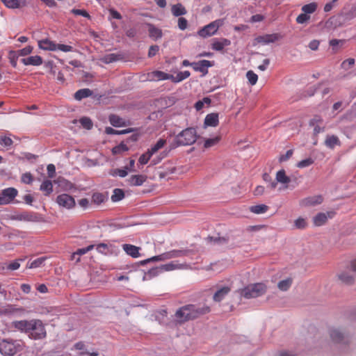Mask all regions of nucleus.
I'll use <instances>...</instances> for the list:
<instances>
[{"label":"nucleus","mask_w":356,"mask_h":356,"mask_svg":"<svg viewBox=\"0 0 356 356\" xmlns=\"http://www.w3.org/2000/svg\"><path fill=\"white\" fill-rule=\"evenodd\" d=\"M211 312V308L207 305L189 304L180 307L175 312V317L181 324L186 321H193L206 315Z\"/></svg>","instance_id":"1"},{"label":"nucleus","mask_w":356,"mask_h":356,"mask_svg":"<svg viewBox=\"0 0 356 356\" xmlns=\"http://www.w3.org/2000/svg\"><path fill=\"white\" fill-rule=\"evenodd\" d=\"M197 138L198 136L195 128H186L176 136L175 143L171 145V149L178 146L193 145L196 142Z\"/></svg>","instance_id":"2"},{"label":"nucleus","mask_w":356,"mask_h":356,"mask_svg":"<svg viewBox=\"0 0 356 356\" xmlns=\"http://www.w3.org/2000/svg\"><path fill=\"white\" fill-rule=\"evenodd\" d=\"M189 252L190 250H174L141 261L138 264L143 266L150 261H165L172 258L184 257L188 255Z\"/></svg>","instance_id":"3"},{"label":"nucleus","mask_w":356,"mask_h":356,"mask_svg":"<svg viewBox=\"0 0 356 356\" xmlns=\"http://www.w3.org/2000/svg\"><path fill=\"white\" fill-rule=\"evenodd\" d=\"M266 291V286L263 283L250 284L241 291V296L250 299L255 298L264 295Z\"/></svg>","instance_id":"4"},{"label":"nucleus","mask_w":356,"mask_h":356,"mask_svg":"<svg viewBox=\"0 0 356 356\" xmlns=\"http://www.w3.org/2000/svg\"><path fill=\"white\" fill-rule=\"evenodd\" d=\"M22 350L19 341L3 339L0 341V353L5 356H13Z\"/></svg>","instance_id":"5"},{"label":"nucleus","mask_w":356,"mask_h":356,"mask_svg":"<svg viewBox=\"0 0 356 356\" xmlns=\"http://www.w3.org/2000/svg\"><path fill=\"white\" fill-rule=\"evenodd\" d=\"M46 330L40 320H32L29 335L34 339H41L46 337Z\"/></svg>","instance_id":"6"},{"label":"nucleus","mask_w":356,"mask_h":356,"mask_svg":"<svg viewBox=\"0 0 356 356\" xmlns=\"http://www.w3.org/2000/svg\"><path fill=\"white\" fill-rule=\"evenodd\" d=\"M222 21L220 19L213 21L198 31V35L204 38L210 37L217 32L219 27L222 26Z\"/></svg>","instance_id":"7"},{"label":"nucleus","mask_w":356,"mask_h":356,"mask_svg":"<svg viewBox=\"0 0 356 356\" xmlns=\"http://www.w3.org/2000/svg\"><path fill=\"white\" fill-rule=\"evenodd\" d=\"M353 273H356V260L351 262L349 268L338 275L339 279L346 284H352L355 281Z\"/></svg>","instance_id":"8"},{"label":"nucleus","mask_w":356,"mask_h":356,"mask_svg":"<svg viewBox=\"0 0 356 356\" xmlns=\"http://www.w3.org/2000/svg\"><path fill=\"white\" fill-rule=\"evenodd\" d=\"M17 190L13 187L3 189L1 193H0V205L10 203L17 195Z\"/></svg>","instance_id":"9"},{"label":"nucleus","mask_w":356,"mask_h":356,"mask_svg":"<svg viewBox=\"0 0 356 356\" xmlns=\"http://www.w3.org/2000/svg\"><path fill=\"white\" fill-rule=\"evenodd\" d=\"M56 202L60 207L67 209L74 208L76 204L74 197L67 193L58 195Z\"/></svg>","instance_id":"10"},{"label":"nucleus","mask_w":356,"mask_h":356,"mask_svg":"<svg viewBox=\"0 0 356 356\" xmlns=\"http://www.w3.org/2000/svg\"><path fill=\"white\" fill-rule=\"evenodd\" d=\"M330 335L332 340L335 343H347L349 341L348 336L340 329L333 328L330 330Z\"/></svg>","instance_id":"11"},{"label":"nucleus","mask_w":356,"mask_h":356,"mask_svg":"<svg viewBox=\"0 0 356 356\" xmlns=\"http://www.w3.org/2000/svg\"><path fill=\"white\" fill-rule=\"evenodd\" d=\"M191 66L195 71L200 72L205 75L208 73V67L213 66V63L207 60H202L192 63Z\"/></svg>","instance_id":"12"},{"label":"nucleus","mask_w":356,"mask_h":356,"mask_svg":"<svg viewBox=\"0 0 356 356\" xmlns=\"http://www.w3.org/2000/svg\"><path fill=\"white\" fill-rule=\"evenodd\" d=\"M323 201V197L321 195L309 196L302 199L300 204L303 207H314L321 204Z\"/></svg>","instance_id":"13"},{"label":"nucleus","mask_w":356,"mask_h":356,"mask_svg":"<svg viewBox=\"0 0 356 356\" xmlns=\"http://www.w3.org/2000/svg\"><path fill=\"white\" fill-rule=\"evenodd\" d=\"M334 212L318 213L313 218V222L315 226H322L327 222L328 218H332Z\"/></svg>","instance_id":"14"},{"label":"nucleus","mask_w":356,"mask_h":356,"mask_svg":"<svg viewBox=\"0 0 356 356\" xmlns=\"http://www.w3.org/2000/svg\"><path fill=\"white\" fill-rule=\"evenodd\" d=\"M12 325L15 328H16L22 332H24L29 334V332L30 331L31 325H32V320H31V321L22 320V321H13L12 323Z\"/></svg>","instance_id":"15"},{"label":"nucleus","mask_w":356,"mask_h":356,"mask_svg":"<svg viewBox=\"0 0 356 356\" xmlns=\"http://www.w3.org/2000/svg\"><path fill=\"white\" fill-rule=\"evenodd\" d=\"M219 124L218 113H211L207 114L204 118V126L216 127Z\"/></svg>","instance_id":"16"},{"label":"nucleus","mask_w":356,"mask_h":356,"mask_svg":"<svg viewBox=\"0 0 356 356\" xmlns=\"http://www.w3.org/2000/svg\"><path fill=\"white\" fill-rule=\"evenodd\" d=\"M122 249L128 255L133 258H138L140 256L139 252L140 247L131 244H124L122 245Z\"/></svg>","instance_id":"17"},{"label":"nucleus","mask_w":356,"mask_h":356,"mask_svg":"<svg viewBox=\"0 0 356 356\" xmlns=\"http://www.w3.org/2000/svg\"><path fill=\"white\" fill-rule=\"evenodd\" d=\"M21 62L25 65L39 66L42 64V58L40 56H29L21 59Z\"/></svg>","instance_id":"18"},{"label":"nucleus","mask_w":356,"mask_h":356,"mask_svg":"<svg viewBox=\"0 0 356 356\" xmlns=\"http://www.w3.org/2000/svg\"><path fill=\"white\" fill-rule=\"evenodd\" d=\"M230 287L227 286L218 289L213 294V300L217 302H220L230 292Z\"/></svg>","instance_id":"19"},{"label":"nucleus","mask_w":356,"mask_h":356,"mask_svg":"<svg viewBox=\"0 0 356 356\" xmlns=\"http://www.w3.org/2000/svg\"><path fill=\"white\" fill-rule=\"evenodd\" d=\"M147 176L144 175H131L127 181L130 186H141L147 180Z\"/></svg>","instance_id":"20"},{"label":"nucleus","mask_w":356,"mask_h":356,"mask_svg":"<svg viewBox=\"0 0 356 356\" xmlns=\"http://www.w3.org/2000/svg\"><path fill=\"white\" fill-rule=\"evenodd\" d=\"M279 39V35L274 33V34H267L262 36L257 37L255 40L257 43H262V44H268L270 42H274L277 41Z\"/></svg>","instance_id":"21"},{"label":"nucleus","mask_w":356,"mask_h":356,"mask_svg":"<svg viewBox=\"0 0 356 356\" xmlns=\"http://www.w3.org/2000/svg\"><path fill=\"white\" fill-rule=\"evenodd\" d=\"M325 145L330 149H334L336 146H340L341 142L335 135H327L325 140Z\"/></svg>","instance_id":"22"},{"label":"nucleus","mask_w":356,"mask_h":356,"mask_svg":"<svg viewBox=\"0 0 356 356\" xmlns=\"http://www.w3.org/2000/svg\"><path fill=\"white\" fill-rule=\"evenodd\" d=\"M38 46L40 49L44 50L55 51L57 49V44L48 39L40 40L38 42Z\"/></svg>","instance_id":"23"},{"label":"nucleus","mask_w":356,"mask_h":356,"mask_svg":"<svg viewBox=\"0 0 356 356\" xmlns=\"http://www.w3.org/2000/svg\"><path fill=\"white\" fill-rule=\"evenodd\" d=\"M9 8H19L26 6V0H1Z\"/></svg>","instance_id":"24"},{"label":"nucleus","mask_w":356,"mask_h":356,"mask_svg":"<svg viewBox=\"0 0 356 356\" xmlns=\"http://www.w3.org/2000/svg\"><path fill=\"white\" fill-rule=\"evenodd\" d=\"M17 220H25V221H31V222H37L39 221V218L36 213H31V212H24L19 214L17 217Z\"/></svg>","instance_id":"25"},{"label":"nucleus","mask_w":356,"mask_h":356,"mask_svg":"<svg viewBox=\"0 0 356 356\" xmlns=\"http://www.w3.org/2000/svg\"><path fill=\"white\" fill-rule=\"evenodd\" d=\"M147 26L149 27L148 32L150 38H153L154 40H157L162 37L163 33L160 29L156 28L151 24H148Z\"/></svg>","instance_id":"26"},{"label":"nucleus","mask_w":356,"mask_h":356,"mask_svg":"<svg viewBox=\"0 0 356 356\" xmlns=\"http://www.w3.org/2000/svg\"><path fill=\"white\" fill-rule=\"evenodd\" d=\"M231 44L229 40L222 38L220 41L215 40L212 43V49L216 51H222L225 47L229 46Z\"/></svg>","instance_id":"27"},{"label":"nucleus","mask_w":356,"mask_h":356,"mask_svg":"<svg viewBox=\"0 0 356 356\" xmlns=\"http://www.w3.org/2000/svg\"><path fill=\"white\" fill-rule=\"evenodd\" d=\"M92 95V91L89 88H83L77 90L74 95V97L76 100H81L83 98L90 97Z\"/></svg>","instance_id":"28"},{"label":"nucleus","mask_w":356,"mask_h":356,"mask_svg":"<svg viewBox=\"0 0 356 356\" xmlns=\"http://www.w3.org/2000/svg\"><path fill=\"white\" fill-rule=\"evenodd\" d=\"M152 76L153 79L159 81L167 79L172 81V79H174V76L172 74H169L162 71H154L152 72Z\"/></svg>","instance_id":"29"},{"label":"nucleus","mask_w":356,"mask_h":356,"mask_svg":"<svg viewBox=\"0 0 356 356\" xmlns=\"http://www.w3.org/2000/svg\"><path fill=\"white\" fill-rule=\"evenodd\" d=\"M113 246L111 244L101 243L97 245V250L104 254H108L113 252Z\"/></svg>","instance_id":"30"},{"label":"nucleus","mask_w":356,"mask_h":356,"mask_svg":"<svg viewBox=\"0 0 356 356\" xmlns=\"http://www.w3.org/2000/svg\"><path fill=\"white\" fill-rule=\"evenodd\" d=\"M40 190L44 192V195H49L53 192V185L50 180L44 181L40 185Z\"/></svg>","instance_id":"31"},{"label":"nucleus","mask_w":356,"mask_h":356,"mask_svg":"<svg viewBox=\"0 0 356 356\" xmlns=\"http://www.w3.org/2000/svg\"><path fill=\"white\" fill-rule=\"evenodd\" d=\"M293 283V279L288 277L285 280H281L277 284V287L280 291H286L291 287Z\"/></svg>","instance_id":"32"},{"label":"nucleus","mask_w":356,"mask_h":356,"mask_svg":"<svg viewBox=\"0 0 356 356\" xmlns=\"http://www.w3.org/2000/svg\"><path fill=\"white\" fill-rule=\"evenodd\" d=\"M172 13L175 16L179 17L186 14V10L181 3H177L172 7Z\"/></svg>","instance_id":"33"},{"label":"nucleus","mask_w":356,"mask_h":356,"mask_svg":"<svg viewBox=\"0 0 356 356\" xmlns=\"http://www.w3.org/2000/svg\"><path fill=\"white\" fill-rule=\"evenodd\" d=\"M276 181L282 184H289L291 181L290 178L286 175L284 170H279L276 174Z\"/></svg>","instance_id":"34"},{"label":"nucleus","mask_w":356,"mask_h":356,"mask_svg":"<svg viewBox=\"0 0 356 356\" xmlns=\"http://www.w3.org/2000/svg\"><path fill=\"white\" fill-rule=\"evenodd\" d=\"M124 197V192L122 189L115 188L111 195V200L114 202L122 200Z\"/></svg>","instance_id":"35"},{"label":"nucleus","mask_w":356,"mask_h":356,"mask_svg":"<svg viewBox=\"0 0 356 356\" xmlns=\"http://www.w3.org/2000/svg\"><path fill=\"white\" fill-rule=\"evenodd\" d=\"M122 58L121 56L116 54H109L104 56L102 60L106 64H109L113 62H115Z\"/></svg>","instance_id":"36"},{"label":"nucleus","mask_w":356,"mask_h":356,"mask_svg":"<svg viewBox=\"0 0 356 356\" xmlns=\"http://www.w3.org/2000/svg\"><path fill=\"white\" fill-rule=\"evenodd\" d=\"M268 209V207L266 204H258L252 206L250 208V211L254 213L260 214L266 212Z\"/></svg>","instance_id":"37"},{"label":"nucleus","mask_w":356,"mask_h":356,"mask_svg":"<svg viewBox=\"0 0 356 356\" xmlns=\"http://www.w3.org/2000/svg\"><path fill=\"white\" fill-rule=\"evenodd\" d=\"M207 240L213 243V244L217 245H225L228 242V238L226 237H220V236H209Z\"/></svg>","instance_id":"38"},{"label":"nucleus","mask_w":356,"mask_h":356,"mask_svg":"<svg viewBox=\"0 0 356 356\" xmlns=\"http://www.w3.org/2000/svg\"><path fill=\"white\" fill-rule=\"evenodd\" d=\"M109 122L113 127H118L124 125L123 119L114 114L109 116Z\"/></svg>","instance_id":"39"},{"label":"nucleus","mask_w":356,"mask_h":356,"mask_svg":"<svg viewBox=\"0 0 356 356\" xmlns=\"http://www.w3.org/2000/svg\"><path fill=\"white\" fill-rule=\"evenodd\" d=\"M183 266V264H176L174 262H170L166 264H163L160 266L161 270L163 271H170L176 268H181Z\"/></svg>","instance_id":"40"},{"label":"nucleus","mask_w":356,"mask_h":356,"mask_svg":"<svg viewBox=\"0 0 356 356\" xmlns=\"http://www.w3.org/2000/svg\"><path fill=\"white\" fill-rule=\"evenodd\" d=\"M317 8V4L314 2L310 3L306 5H304L301 10L303 13H306L307 15L312 14L316 11Z\"/></svg>","instance_id":"41"},{"label":"nucleus","mask_w":356,"mask_h":356,"mask_svg":"<svg viewBox=\"0 0 356 356\" xmlns=\"http://www.w3.org/2000/svg\"><path fill=\"white\" fill-rule=\"evenodd\" d=\"M161 272L162 271L161 270L160 266L152 268L145 274L143 280L150 279L154 276H156Z\"/></svg>","instance_id":"42"},{"label":"nucleus","mask_w":356,"mask_h":356,"mask_svg":"<svg viewBox=\"0 0 356 356\" xmlns=\"http://www.w3.org/2000/svg\"><path fill=\"white\" fill-rule=\"evenodd\" d=\"M166 143V140L162 138H160L155 145H154L150 149H148L149 152L152 154L156 153L159 149L162 148Z\"/></svg>","instance_id":"43"},{"label":"nucleus","mask_w":356,"mask_h":356,"mask_svg":"<svg viewBox=\"0 0 356 356\" xmlns=\"http://www.w3.org/2000/svg\"><path fill=\"white\" fill-rule=\"evenodd\" d=\"M190 72L189 71H184V72H179L175 76H174V79H172V82L174 83H178L180 82L185 79L188 78L190 76Z\"/></svg>","instance_id":"44"},{"label":"nucleus","mask_w":356,"mask_h":356,"mask_svg":"<svg viewBox=\"0 0 356 356\" xmlns=\"http://www.w3.org/2000/svg\"><path fill=\"white\" fill-rule=\"evenodd\" d=\"M80 124L82 127L88 130H90L92 128L93 124L90 118L88 117H83L79 120Z\"/></svg>","instance_id":"45"},{"label":"nucleus","mask_w":356,"mask_h":356,"mask_svg":"<svg viewBox=\"0 0 356 356\" xmlns=\"http://www.w3.org/2000/svg\"><path fill=\"white\" fill-rule=\"evenodd\" d=\"M33 49V47L29 45L22 49L13 51V54L19 56H25L30 54L32 52Z\"/></svg>","instance_id":"46"},{"label":"nucleus","mask_w":356,"mask_h":356,"mask_svg":"<svg viewBox=\"0 0 356 356\" xmlns=\"http://www.w3.org/2000/svg\"><path fill=\"white\" fill-rule=\"evenodd\" d=\"M105 201V196L101 193H95L92 196V202L100 204Z\"/></svg>","instance_id":"47"},{"label":"nucleus","mask_w":356,"mask_h":356,"mask_svg":"<svg viewBox=\"0 0 356 356\" xmlns=\"http://www.w3.org/2000/svg\"><path fill=\"white\" fill-rule=\"evenodd\" d=\"M246 77L252 86L255 85L258 80V76L252 70H249L246 73Z\"/></svg>","instance_id":"48"},{"label":"nucleus","mask_w":356,"mask_h":356,"mask_svg":"<svg viewBox=\"0 0 356 356\" xmlns=\"http://www.w3.org/2000/svg\"><path fill=\"white\" fill-rule=\"evenodd\" d=\"M294 226L297 229H302L307 226V222L305 218L300 217L294 221Z\"/></svg>","instance_id":"49"},{"label":"nucleus","mask_w":356,"mask_h":356,"mask_svg":"<svg viewBox=\"0 0 356 356\" xmlns=\"http://www.w3.org/2000/svg\"><path fill=\"white\" fill-rule=\"evenodd\" d=\"M129 148L127 146V145L124 144L123 143H121L120 145L114 147L112 149V152L114 154H120L123 152L128 151Z\"/></svg>","instance_id":"50"},{"label":"nucleus","mask_w":356,"mask_h":356,"mask_svg":"<svg viewBox=\"0 0 356 356\" xmlns=\"http://www.w3.org/2000/svg\"><path fill=\"white\" fill-rule=\"evenodd\" d=\"M314 161L312 158H307L306 159H303L300 161H299L296 166L299 168H303L308 167L314 163Z\"/></svg>","instance_id":"51"},{"label":"nucleus","mask_w":356,"mask_h":356,"mask_svg":"<svg viewBox=\"0 0 356 356\" xmlns=\"http://www.w3.org/2000/svg\"><path fill=\"white\" fill-rule=\"evenodd\" d=\"M219 140L220 138L218 136L213 138H207L204 141V148L207 149L209 148L212 146L216 145L219 142Z\"/></svg>","instance_id":"52"},{"label":"nucleus","mask_w":356,"mask_h":356,"mask_svg":"<svg viewBox=\"0 0 356 356\" xmlns=\"http://www.w3.org/2000/svg\"><path fill=\"white\" fill-rule=\"evenodd\" d=\"M46 257H42L35 259L29 265V268H35L41 266L44 261L46 260Z\"/></svg>","instance_id":"53"},{"label":"nucleus","mask_w":356,"mask_h":356,"mask_svg":"<svg viewBox=\"0 0 356 356\" xmlns=\"http://www.w3.org/2000/svg\"><path fill=\"white\" fill-rule=\"evenodd\" d=\"M310 19V15L303 13L296 17V22L299 24L307 23Z\"/></svg>","instance_id":"54"},{"label":"nucleus","mask_w":356,"mask_h":356,"mask_svg":"<svg viewBox=\"0 0 356 356\" xmlns=\"http://www.w3.org/2000/svg\"><path fill=\"white\" fill-rule=\"evenodd\" d=\"M44 67L47 69L48 72L55 76L56 74V66L54 65L53 61H48L44 63Z\"/></svg>","instance_id":"55"},{"label":"nucleus","mask_w":356,"mask_h":356,"mask_svg":"<svg viewBox=\"0 0 356 356\" xmlns=\"http://www.w3.org/2000/svg\"><path fill=\"white\" fill-rule=\"evenodd\" d=\"M152 155H153V154H152L150 153V152H149V151L147 150V152H145V153L143 154L140 156V158H139V159H138V162H139L141 165H145V164H146V163L148 162V161L149 160V159L151 158V156H152Z\"/></svg>","instance_id":"56"},{"label":"nucleus","mask_w":356,"mask_h":356,"mask_svg":"<svg viewBox=\"0 0 356 356\" xmlns=\"http://www.w3.org/2000/svg\"><path fill=\"white\" fill-rule=\"evenodd\" d=\"M13 140L10 137L0 136V144L6 147H10L13 145Z\"/></svg>","instance_id":"57"},{"label":"nucleus","mask_w":356,"mask_h":356,"mask_svg":"<svg viewBox=\"0 0 356 356\" xmlns=\"http://www.w3.org/2000/svg\"><path fill=\"white\" fill-rule=\"evenodd\" d=\"M21 180L24 184H30L33 181V177L30 172H26L22 175Z\"/></svg>","instance_id":"58"},{"label":"nucleus","mask_w":356,"mask_h":356,"mask_svg":"<svg viewBox=\"0 0 356 356\" xmlns=\"http://www.w3.org/2000/svg\"><path fill=\"white\" fill-rule=\"evenodd\" d=\"M71 12H72L73 14L76 15H81V16L85 17H87V18H88V19H90V15H89V14H88V13L86 10H79V9H75V8H74V9H72V10H71Z\"/></svg>","instance_id":"59"},{"label":"nucleus","mask_w":356,"mask_h":356,"mask_svg":"<svg viewBox=\"0 0 356 356\" xmlns=\"http://www.w3.org/2000/svg\"><path fill=\"white\" fill-rule=\"evenodd\" d=\"M293 149H289L288 150L285 154H283V155H281L279 158V161L280 163L282 162H284V161H287L288 159H289L292 155H293Z\"/></svg>","instance_id":"60"},{"label":"nucleus","mask_w":356,"mask_h":356,"mask_svg":"<svg viewBox=\"0 0 356 356\" xmlns=\"http://www.w3.org/2000/svg\"><path fill=\"white\" fill-rule=\"evenodd\" d=\"M323 122V119L319 115H315L313 118L309 120V126H315Z\"/></svg>","instance_id":"61"},{"label":"nucleus","mask_w":356,"mask_h":356,"mask_svg":"<svg viewBox=\"0 0 356 356\" xmlns=\"http://www.w3.org/2000/svg\"><path fill=\"white\" fill-rule=\"evenodd\" d=\"M47 174L49 178H54L56 175V167L54 164H49L47 165Z\"/></svg>","instance_id":"62"},{"label":"nucleus","mask_w":356,"mask_h":356,"mask_svg":"<svg viewBox=\"0 0 356 356\" xmlns=\"http://www.w3.org/2000/svg\"><path fill=\"white\" fill-rule=\"evenodd\" d=\"M355 64V59L354 58H348L345 60L342 63L341 66L343 68L347 70L349 67H352Z\"/></svg>","instance_id":"63"},{"label":"nucleus","mask_w":356,"mask_h":356,"mask_svg":"<svg viewBox=\"0 0 356 356\" xmlns=\"http://www.w3.org/2000/svg\"><path fill=\"white\" fill-rule=\"evenodd\" d=\"M188 26V21L184 17L178 19V26L181 30H185Z\"/></svg>","instance_id":"64"}]
</instances>
